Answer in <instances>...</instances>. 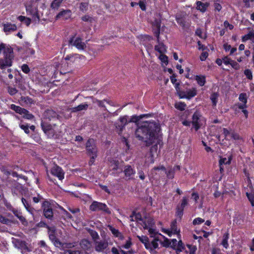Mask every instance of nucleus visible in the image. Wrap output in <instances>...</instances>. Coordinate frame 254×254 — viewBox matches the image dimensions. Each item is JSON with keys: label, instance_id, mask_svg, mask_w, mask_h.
<instances>
[{"label": "nucleus", "instance_id": "obj_1", "mask_svg": "<svg viewBox=\"0 0 254 254\" xmlns=\"http://www.w3.org/2000/svg\"><path fill=\"white\" fill-rule=\"evenodd\" d=\"M159 125L155 122H145L138 127L135 136L140 140L150 145L155 142L159 137Z\"/></svg>", "mask_w": 254, "mask_h": 254}, {"label": "nucleus", "instance_id": "obj_2", "mask_svg": "<svg viewBox=\"0 0 254 254\" xmlns=\"http://www.w3.org/2000/svg\"><path fill=\"white\" fill-rule=\"evenodd\" d=\"M130 218L131 221H137L144 229L147 230L150 237H154L157 234L152 218L150 217L142 218L140 213H136L134 212L130 216Z\"/></svg>", "mask_w": 254, "mask_h": 254}, {"label": "nucleus", "instance_id": "obj_3", "mask_svg": "<svg viewBox=\"0 0 254 254\" xmlns=\"http://www.w3.org/2000/svg\"><path fill=\"white\" fill-rule=\"evenodd\" d=\"M14 58L13 50L10 47L5 49L4 51V57L0 59V68L4 69L6 67L11 66L12 60Z\"/></svg>", "mask_w": 254, "mask_h": 254}, {"label": "nucleus", "instance_id": "obj_4", "mask_svg": "<svg viewBox=\"0 0 254 254\" xmlns=\"http://www.w3.org/2000/svg\"><path fill=\"white\" fill-rule=\"evenodd\" d=\"M41 127L43 130L49 138H56L60 136V131L56 125L52 126L42 122Z\"/></svg>", "mask_w": 254, "mask_h": 254}, {"label": "nucleus", "instance_id": "obj_5", "mask_svg": "<svg viewBox=\"0 0 254 254\" xmlns=\"http://www.w3.org/2000/svg\"><path fill=\"white\" fill-rule=\"evenodd\" d=\"M25 7L27 14L32 16L33 21L38 22L40 16L38 12L36 2L34 0L28 2L25 4Z\"/></svg>", "mask_w": 254, "mask_h": 254}, {"label": "nucleus", "instance_id": "obj_6", "mask_svg": "<svg viewBox=\"0 0 254 254\" xmlns=\"http://www.w3.org/2000/svg\"><path fill=\"white\" fill-rule=\"evenodd\" d=\"M158 172L159 175H161L162 172L165 173L169 179H172L174 177V172L173 170L171 169L168 172H166V169L164 166H159L157 167H154L149 174L150 181L152 182V179H155V176L158 174Z\"/></svg>", "mask_w": 254, "mask_h": 254}, {"label": "nucleus", "instance_id": "obj_7", "mask_svg": "<svg viewBox=\"0 0 254 254\" xmlns=\"http://www.w3.org/2000/svg\"><path fill=\"white\" fill-rule=\"evenodd\" d=\"M206 120L198 112H195L192 115L191 124L196 131L205 124Z\"/></svg>", "mask_w": 254, "mask_h": 254}, {"label": "nucleus", "instance_id": "obj_8", "mask_svg": "<svg viewBox=\"0 0 254 254\" xmlns=\"http://www.w3.org/2000/svg\"><path fill=\"white\" fill-rule=\"evenodd\" d=\"M61 235V231L56 230L54 228L49 229V238L57 247H61L62 246V243L59 241V238Z\"/></svg>", "mask_w": 254, "mask_h": 254}, {"label": "nucleus", "instance_id": "obj_9", "mask_svg": "<svg viewBox=\"0 0 254 254\" xmlns=\"http://www.w3.org/2000/svg\"><path fill=\"white\" fill-rule=\"evenodd\" d=\"M86 149L91 156L89 164L91 165L94 163V160L97 157V149L95 146V141L93 139H89L87 142Z\"/></svg>", "mask_w": 254, "mask_h": 254}, {"label": "nucleus", "instance_id": "obj_10", "mask_svg": "<svg viewBox=\"0 0 254 254\" xmlns=\"http://www.w3.org/2000/svg\"><path fill=\"white\" fill-rule=\"evenodd\" d=\"M45 216L49 219L52 218L53 216V206L48 201H44L42 206Z\"/></svg>", "mask_w": 254, "mask_h": 254}, {"label": "nucleus", "instance_id": "obj_11", "mask_svg": "<svg viewBox=\"0 0 254 254\" xmlns=\"http://www.w3.org/2000/svg\"><path fill=\"white\" fill-rule=\"evenodd\" d=\"M162 231L168 235L169 237H171L173 234H177L178 236H180V230L178 229L177 226V221L176 220L173 221L171 224V227L170 229L162 228Z\"/></svg>", "mask_w": 254, "mask_h": 254}, {"label": "nucleus", "instance_id": "obj_12", "mask_svg": "<svg viewBox=\"0 0 254 254\" xmlns=\"http://www.w3.org/2000/svg\"><path fill=\"white\" fill-rule=\"evenodd\" d=\"M90 209L92 211H104L107 213H110L107 206L105 204L97 201H93L90 206Z\"/></svg>", "mask_w": 254, "mask_h": 254}, {"label": "nucleus", "instance_id": "obj_13", "mask_svg": "<svg viewBox=\"0 0 254 254\" xmlns=\"http://www.w3.org/2000/svg\"><path fill=\"white\" fill-rule=\"evenodd\" d=\"M158 156L157 146H153L151 149L150 152L146 157L145 163L148 164H152L154 162V159Z\"/></svg>", "mask_w": 254, "mask_h": 254}, {"label": "nucleus", "instance_id": "obj_14", "mask_svg": "<svg viewBox=\"0 0 254 254\" xmlns=\"http://www.w3.org/2000/svg\"><path fill=\"white\" fill-rule=\"evenodd\" d=\"M70 43L79 50H83L86 48V44L79 37H72L70 40Z\"/></svg>", "mask_w": 254, "mask_h": 254}, {"label": "nucleus", "instance_id": "obj_15", "mask_svg": "<svg viewBox=\"0 0 254 254\" xmlns=\"http://www.w3.org/2000/svg\"><path fill=\"white\" fill-rule=\"evenodd\" d=\"M195 88H192L187 90L186 91H180L179 96L180 98H187L190 99L196 95Z\"/></svg>", "mask_w": 254, "mask_h": 254}, {"label": "nucleus", "instance_id": "obj_16", "mask_svg": "<svg viewBox=\"0 0 254 254\" xmlns=\"http://www.w3.org/2000/svg\"><path fill=\"white\" fill-rule=\"evenodd\" d=\"M159 240L157 238H155L151 242L147 243L145 248L148 250L152 254H155L156 253V249H158Z\"/></svg>", "mask_w": 254, "mask_h": 254}, {"label": "nucleus", "instance_id": "obj_17", "mask_svg": "<svg viewBox=\"0 0 254 254\" xmlns=\"http://www.w3.org/2000/svg\"><path fill=\"white\" fill-rule=\"evenodd\" d=\"M239 100L241 103L237 104L238 107L240 109H244L247 108V103L248 96L246 93H242L239 95Z\"/></svg>", "mask_w": 254, "mask_h": 254}, {"label": "nucleus", "instance_id": "obj_18", "mask_svg": "<svg viewBox=\"0 0 254 254\" xmlns=\"http://www.w3.org/2000/svg\"><path fill=\"white\" fill-rule=\"evenodd\" d=\"M51 174L58 178L60 180L64 178V173L61 168L55 165L51 169Z\"/></svg>", "mask_w": 254, "mask_h": 254}, {"label": "nucleus", "instance_id": "obj_19", "mask_svg": "<svg viewBox=\"0 0 254 254\" xmlns=\"http://www.w3.org/2000/svg\"><path fill=\"white\" fill-rule=\"evenodd\" d=\"M108 246V243L104 240L95 241L94 243L95 249L98 252H103Z\"/></svg>", "mask_w": 254, "mask_h": 254}, {"label": "nucleus", "instance_id": "obj_20", "mask_svg": "<svg viewBox=\"0 0 254 254\" xmlns=\"http://www.w3.org/2000/svg\"><path fill=\"white\" fill-rule=\"evenodd\" d=\"M3 30L6 34H9L12 32L15 31L17 29V26L15 24H11L10 23H6L2 24Z\"/></svg>", "mask_w": 254, "mask_h": 254}, {"label": "nucleus", "instance_id": "obj_21", "mask_svg": "<svg viewBox=\"0 0 254 254\" xmlns=\"http://www.w3.org/2000/svg\"><path fill=\"white\" fill-rule=\"evenodd\" d=\"M157 18L152 22V25L154 27V33L159 40L161 20L159 16L157 15Z\"/></svg>", "mask_w": 254, "mask_h": 254}, {"label": "nucleus", "instance_id": "obj_22", "mask_svg": "<svg viewBox=\"0 0 254 254\" xmlns=\"http://www.w3.org/2000/svg\"><path fill=\"white\" fill-rule=\"evenodd\" d=\"M124 173L127 178L131 179L135 174V171L131 166L127 165L125 167Z\"/></svg>", "mask_w": 254, "mask_h": 254}, {"label": "nucleus", "instance_id": "obj_23", "mask_svg": "<svg viewBox=\"0 0 254 254\" xmlns=\"http://www.w3.org/2000/svg\"><path fill=\"white\" fill-rule=\"evenodd\" d=\"M65 60L74 63L78 62L80 60H85V57L78 54L69 55L65 57Z\"/></svg>", "mask_w": 254, "mask_h": 254}, {"label": "nucleus", "instance_id": "obj_24", "mask_svg": "<svg viewBox=\"0 0 254 254\" xmlns=\"http://www.w3.org/2000/svg\"><path fill=\"white\" fill-rule=\"evenodd\" d=\"M71 11L69 10H65L60 12L56 16V18H62L63 19H67L71 16Z\"/></svg>", "mask_w": 254, "mask_h": 254}, {"label": "nucleus", "instance_id": "obj_25", "mask_svg": "<svg viewBox=\"0 0 254 254\" xmlns=\"http://www.w3.org/2000/svg\"><path fill=\"white\" fill-rule=\"evenodd\" d=\"M249 40L254 43V30H251L247 34L242 37V40L243 42Z\"/></svg>", "mask_w": 254, "mask_h": 254}, {"label": "nucleus", "instance_id": "obj_26", "mask_svg": "<svg viewBox=\"0 0 254 254\" xmlns=\"http://www.w3.org/2000/svg\"><path fill=\"white\" fill-rule=\"evenodd\" d=\"M25 198L22 197L21 200L23 204L24 207L26 209V210L29 211L30 213H32L33 211V209L30 207V204L29 203L28 198L26 195H24Z\"/></svg>", "mask_w": 254, "mask_h": 254}, {"label": "nucleus", "instance_id": "obj_27", "mask_svg": "<svg viewBox=\"0 0 254 254\" xmlns=\"http://www.w3.org/2000/svg\"><path fill=\"white\" fill-rule=\"evenodd\" d=\"M231 160V157L229 156L227 157H222L219 160L220 171L223 170L222 165L223 164H229Z\"/></svg>", "mask_w": 254, "mask_h": 254}, {"label": "nucleus", "instance_id": "obj_28", "mask_svg": "<svg viewBox=\"0 0 254 254\" xmlns=\"http://www.w3.org/2000/svg\"><path fill=\"white\" fill-rule=\"evenodd\" d=\"M119 120L121 124L118 125V127L122 130L126 125L129 122V121L127 119V116L121 117L120 118Z\"/></svg>", "mask_w": 254, "mask_h": 254}, {"label": "nucleus", "instance_id": "obj_29", "mask_svg": "<svg viewBox=\"0 0 254 254\" xmlns=\"http://www.w3.org/2000/svg\"><path fill=\"white\" fill-rule=\"evenodd\" d=\"M197 9L202 12H204L207 7L208 6V3L207 2L203 3L201 1H197L196 2Z\"/></svg>", "mask_w": 254, "mask_h": 254}, {"label": "nucleus", "instance_id": "obj_30", "mask_svg": "<svg viewBox=\"0 0 254 254\" xmlns=\"http://www.w3.org/2000/svg\"><path fill=\"white\" fill-rule=\"evenodd\" d=\"M10 108L15 112L20 115H22V113H25L26 112V110L25 109L22 108L20 107L16 106L14 104H11L10 106Z\"/></svg>", "mask_w": 254, "mask_h": 254}, {"label": "nucleus", "instance_id": "obj_31", "mask_svg": "<svg viewBox=\"0 0 254 254\" xmlns=\"http://www.w3.org/2000/svg\"><path fill=\"white\" fill-rule=\"evenodd\" d=\"M80 244L81 248L85 250H89L91 247L90 242L87 240L85 239L82 240Z\"/></svg>", "mask_w": 254, "mask_h": 254}, {"label": "nucleus", "instance_id": "obj_32", "mask_svg": "<svg viewBox=\"0 0 254 254\" xmlns=\"http://www.w3.org/2000/svg\"><path fill=\"white\" fill-rule=\"evenodd\" d=\"M155 49L159 53L164 54L166 51L165 45L161 43H159L158 45L155 46Z\"/></svg>", "mask_w": 254, "mask_h": 254}, {"label": "nucleus", "instance_id": "obj_33", "mask_svg": "<svg viewBox=\"0 0 254 254\" xmlns=\"http://www.w3.org/2000/svg\"><path fill=\"white\" fill-rule=\"evenodd\" d=\"M198 85L203 86L205 83V77L203 75H196L195 78Z\"/></svg>", "mask_w": 254, "mask_h": 254}, {"label": "nucleus", "instance_id": "obj_34", "mask_svg": "<svg viewBox=\"0 0 254 254\" xmlns=\"http://www.w3.org/2000/svg\"><path fill=\"white\" fill-rule=\"evenodd\" d=\"M228 239H229V234L228 233H225L223 236V239H222L221 244L225 249H228V248L229 247V244L228 243Z\"/></svg>", "mask_w": 254, "mask_h": 254}, {"label": "nucleus", "instance_id": "obj_35", "mask_svg": "<svg viewBox=\"0 0 254 254\" xmlns=\"http://www.w3.org/2000/svg\"><path fill=\"white\" fill-rule=\"evenodd\" d=\"M87 108H88L87 104H80L76 107L72 108V109H71V110L72 112H75L86 110L87 109Z\"/></svg>", "mask_w": 254, "mask_h": 254}, {"label": "nucleus", "instance_id": "obj_36", "mask_svg": "<svg viewBox=\"0 0 254 254\" xmlns=\"http://www.w3.org/2000/svg\"><path fill=\"white\" fill-rule=\"evenodd\" d=\"M110 230L112 232V234L116 237H118L120 239H123V236L122 234L118 231V230L116 229L113 227L110 226L109 227Z\"/></svg>", "mask_w": 254, "mask_h": 254}, {"label": "nucleus", "instance_id": "obj_37", "mask_svg": "<svg viewBox=\"0 0 254 254\" xmlns=\"http://www.w3.org/2000/svg\"><path fill=\"white\" fill-rule=\"evenodd\" d=\"M104 102H106V103H107L108 104L111 106H115L114 103L109 100H104L103 101L96 100V101H94V102L95 103H96L99 106L104 107H105L104 104Z\"/></svg>", "mask_w": 254, "mask_h": 254}, {"label": "nucleus", "instance_id": "obj_38", "mask_svg": "<svg viewBox=\"0 0 254 254\" xmlns=\"http://www.w3.org/2000/svg\"><path fill=\"white\" fill-rule=\"evenodd\" d=\"M18 19L21 21L23 22L24 24H25L27 26H29L31 23V19L29 18L26 17L24 16H19L18 17Z\"/></svg>", "mask_w": 254, "mask_h": 254}, {"label": "nucleus", "instance_id": "obj_39", "mask_svg": "<svg viewBox=\"0 0 254 254\" xmlns=\"http://www.w3.org/2000/svg\"><path fill=\"white\" fill-rule=\"evenodd\" d=\"M119 162L115 160H112L110 162V167L114 170H118L119 169Z\"/></svg>", "mask_w": 254, "mask_h": 254}, {"label": "nucleus", "instance_id": "obj_40", "mask_svg": "<svg viewBox=\"0 0 254 254\" xmlns=\"http://www.w3.org/2000/svg\"><path fill=\"white\" fill-rule=\"evenodd\" d=\"M175 107L179 110L183 111L185 109L186 105L184 102H179L175 103Z\"/></svg>", "mask_w": 254, "mask_h": 254}, {"label": "nucleus", "instance_id": "obj_41", "mask_svg": "<svg viewBox=\"0 0 254 254\" xmlns=\"http://www.w3.org/2000/svg\"><path fill=\"white\" fill-rule=\"evenodd\" d=\"M188 204V199L186 197H184L181 200V204L177 206L184 209V208Z\"/></svg>", "mask_w": 254, "mask_h": 254}, {"label": "nucleus", "instance_id": "obj_42", "mask_svg": "<svg viewBox=\"0 0 254 254\" xmlns=\"http://www.w3.org/2000/svg\"><path fill=\"white\" fill-rule=\"evenodd\" d=\"M218 98V94L214 93L211 95L210 99L212 102L213 106H216L217 103V100Z\"/></svg>", "mask_w": 254, "mask_h": 254}, {"label": "nucleus", "instance_id": "obj_43", "mask_svg": "<svg viewBox=\"0 0 254 254\" xmlns=\"http://www.w3.org/2000/svg\"><path fill=\"white\" fill-rule=\"evenodd\" d=\"M246 195H247V196L248 197L249 201H250L252 205L253 206H254V193L247 192Z\"/></svg>", "mask_w": 254, "mask_h": 254}, {"label": "nucleus", "instance_id": "obj_44", "mask_svg": "<svg viewBox=\"0 0 254 254\" xmlns=\"http://www.w3.org/2000/svg\"><path fill=\"white\" fill-rule=\"evenodd\" d=\"M175 250H176V253L178 252V251H182L185 250V247L181 240H179L178 242L177 248Z\"/></svg>", "mask_w": 254, "mask_h": 254}, {"label": "nucleus", "instance_id": "obj_45", "mask_svg": "<svg viewBox=\"0 0 254 254\" xmlns=\"http://www.w3.org/2000/svg\"><path fill=\"white\" fill-rule=\"evenodd\" d=\"M162 236L164 238V241L161 243L163 246L165 247H171V241L168 239L166 238L165 236Z\"/></svg>", "mask_w": 254, "mask_h": 254}, {"label": "nucleus", "instance_id": "obj_46", "mask_svg": "<svg viewBox=\"0 0 254 254\" xmlns=\"http://www.w3.org/2000/svg\"><path fill=\"white\" fill-rule=\"evenodd\" d=\"M63 0H54L51 4L53 8H58Z\"/></svg>", "mask_w": 254, "mask_h": 254}, {"label": "nucleus", "instance_id": "obj_47", "mask_svg": "<svg viewBox=\"0 0 254 254\" xmlns=\"http://www.w3.org/2000/svg\"><path fill=\"white\" fill-rule=\"evenodd\" d=\"M139 241H140L143 244H144L145 247H146V245L147 243L148 242V238L145 236H137Z\"/></svg>", "mask_w": 254, "mask_h": 254}, {"label": "nucleus", "instance_id": "obj_48", "mask_svg": "<svg viewBox=\"0 0 254 254\" xmlns=\"http://www.w3.org/2000/svg\"><path fill=\"white\" fill-rule=\"evenodd\" d=\"M159 58L160 60L162 62V63L164 64L165 65H167L168 64V57L164 55V54H161L159 57Z\"/></svg>", "mask_w": 254, "mask_h": 254}, {"label": "nucleus", "instance_id": "obj_49", "mask_svg": "<svg viewBox=\"0 0 254 254\" xmlns=\"http://www.w3.org/2000/svg\"><path fill=\"white\" fill-rule=\"evenodd\" d=\"M184 209L177 206L176 215V216L181 219L183 215Z\"/></svg>", "mask_w": 254, "mask_h": 254}, {"label": "nucleus", "instance_id": "obj_50", "mask_svg": "<svg viewBox=\"0 0 254 254\" xmlns=\"http://www.w3.org/2000/svg\"><path fill=\"white\" fill-rule=\"evenodd\" d=\"M144 116L145 115H141L140 116H133L129 119V122L136 123L142 118V116Z\"/></svg>", "mask_w": 254, "mask_h": 254}, {"label": "nucleus", "instance_id": "obj_51", "mask_svg": "<svg viewBox=\"0 0 254 254\" xmlns=\"http://www.w3.org/2000/svg\"><path fill=\"white\" fill-rule=\"evenodd\" d=\"M64 254H81V251L78 250H69L65 251Z\"/></svg>", "mask_w": 254, "mask_h": 254}, {"label": "nucleus", "instance_id": "obj_52", "mask_svg": "<svg viewBox=\"0 0 254 254\" xmlns=\"http://www.w3.org/2000/svg\"><path fill=\"white\" fill-rule=\"evenodd\" d=\"M244 74L249 79H253L252 72L250 69H247L244 71Z\"/></svg>", "mask_w": 254, "mask_h": 254}, {"label": "nucleus", "instance_id": "obj_53", "mask_svg": "<svg viewBox=\"0 0 254 254\" xmlns=\"http://www.w3.org/2000/svg\"><path fill=\"white\" fill-rule=\"evenodd\" d=\"M232 61V60L228 56H225L223 58V62L226 65H230Z\"/></svg>", "mask_w": 254, "mask_h": 254}, {"label": "nucleus", "instance_id": "obj_54", "mask_svg": "<svg viewBox=\"0 0 254 254\" xmlns=\"http://www.w3.org/2000/svg\"><path fill=\"white\" fill-rule=\"evenodd\" d=\"M230 65L235 70H238L240 68L239 64L236 61L232 60Z\"/></svg>", "mask_w": 254, "mask_h": 254}, {"label": "nucleus", "instance_id": "obj_55", "mask_svg": "<svg viewBox=\"0 0 254 254\" xmlns=\"http://www.w3.org/2000/svg\"><path fill=\"white\" fill-rule=\"evenodd\" d=\"M204 221V219H203L201 218L198 217V218L194 219L193 220L192 223H193V225H198V224H200L203 223Z\"/></svg>", "mask_w": 254, "mask_h": 254}, {"label": "nucleus", "instance_id": "obj_56", "mask_svg": "<svg viewBox=\"0 0 254 254\" xmlns=\"http://www.w3.org/2000/svg\"><path fill=\"white\" fill-rule=\"evenodd\" d=\"M195 34L201 39H204L206 38L205 34H203L202 32L200 29H197L195 31Z\"/></svg>", "mask_w": 254, "mask_h": 254}, {"label": "nucleus", "instance_id": "obj_57", "mask_svg": "<svg viewBox=\"0 0 254 254\" xmlns=\"http://www.w3.org/2000/svg\"><path fill=\"white\" fill-rule=\"evenodd\" d=\"M23 117L27 119L31 120L33 118V116L29 113V112L26 110V112L25 113H22Z\"/></svg>", "mask_w": 254, "mask_h": 254}, {"label": "nucleus", "instance_id": "obj_58", "mask_svg": "<svg viewBox=\"0 0 254 254\" xmlns=\"http://www.w3.org/2000/svg\"><path fill=\"white\" fill-rule=\"evenodd\" d=\"M131 244H131V242L130 239L129 238V239L127 241L125 245H123V246H122V248H125V249H129V248L130 247V246H131Z\"/></svg>", "mask_w": 254, "mask_h": 254}, {"label": "nucleus", "instance_id": "obj_59", "mask_svg": "<svg viewBox=\"0 0 254 254\" xmlns=\"http://www.w3.org/2000/svg\"><path fill=\"white\" fill-rule=\"evenodd\" d=\"M88 3L82 2L80 4V9L82 11H86L88 8Z\"/></svg>", "mask_w": 254, "mask_h": 254}, {"label": "nucleus", "instance_id": "obj_60", "mask_svg": "<svg viewBox=\"0 0 254 254\" xmlns=\"http://www.w3.org/2000/svg\"><path fill=\"white\" fill-rule=\"evenodd\" d=\"M0 222L3 224H7L9 222V220L0 214Z\"/></svg>", "mask_w": 254, "mask_h": 254}, {"label": "nucleus", "instance_id": "obj_61", "mask_svg": "<svg viewBox=\"0 0 254 254\" xmlns=\"http://www.w3.org/2000/svg\"><path fill=\"white\" fill-rule=\"evenodd\" d=\"M90 235L92 238L94 240V242L95 241H97L96 240L99 238V235L98 233L94 231H92L90 232Z\"/></svg>", "mask_w": 254, "mask_h": 254}, {"label": "nucleus", "instance_id": "obj_62", "mask_svg": "<svg viewBox=\"0 0 254 254\" xmlns=\"http://www.w3.org/2000/svg\"><path fill=\"white\" fill-rule=\"evenodd\" d=\"M208 56V54L207 52H203L201 53L200 56V59L202 61H205Z\"/></svg>", "mask_w": 254, "mask_h": 254}, {"label": "nucleus", "instance_id": "obj_63", "mask_svg": "<svg viewBox=\"0 0 254 254\" xmlns=\"http://www.w3.org/2000/svg\"><path fill=\"white\" fill-rule=\"evenodd\" d=\"M20 127L23 129L26 133H29V127L27 125L20 124Z\"/></svg>", "mask_w": 254, "mask_h": 254}, {"label": "nucleus", "instance_id": "obj_64", "mask_svg": "<svg viewBox=\"0 0 254 254\" xmlns=\"http://www.w3.org/2000/svg\"><path fill=\"white\" fill-rule=\"evenodd\" d=\"M21 69L25 73H28L30 71L28 66L26 64L22 65L21 66Z\"/></svg>", "mask_w": 254, "mask_h": 254}]
</instances>
